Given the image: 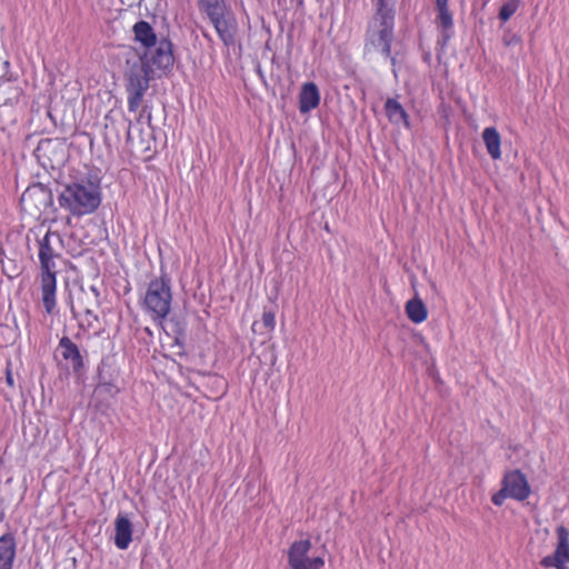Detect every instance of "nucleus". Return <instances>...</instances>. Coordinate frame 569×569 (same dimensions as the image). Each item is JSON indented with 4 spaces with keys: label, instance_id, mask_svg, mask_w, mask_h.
<instances>
[{
    "label": "nucleus",
    "instance_id": "1",
    "mask_svg": "<svg viewBox=\"0 0 569 569\" xmlns=\"http://www.w3.org/2000/svg\"><path fill=\"white\" fill-rule=\"evenodd\" d=\"M52 239L62 242L60 233L51 230H48L46 234L38 240L41 300L48 315H52L57 307V272L54 271V258L59 254L54 251Z\"/></svg>",
    "mask_w": 569,
    "mask_h": 569
},
{
    "label": "nucleus",
    "instance_id": "2",
    "mask_svg": "<svg viewBox=\"0 0 569 569\" xmlns=\"http://www.w3.org/2000/svg\"><path fill=\"white\" fill-rule=\"evenodd\" d=\"M58 203L73 217L91 214L101 203L100 187L90 180L68 183L60 191Z\"/></svg>",
    "mask_w": 569,
    "mask_h": 569
},
{
    "label": "nucleus",
    "instance_id": "3",
    "mask_svg": "<svg viewBox=\"0 0 569 569\" xmlns=\"http://www.w3.org/2000/svg\"><path fill=\"white\" fill-rule=\"evenodd\" d=\"M393 30L395 14H373L366 30L365 52H381L395 66L396 58L391 56Z\"/></svg>",
    "mask_w": 569,
    "mask_h": 569
},
{
    "label": "nucleus",
    "instance_id": "4",
    "mask_svg": "<svg viewBox=\"0 0 569 569\" xmlns=\"http://www.w3.org/2000/svg\"><path fill=\"white\" fill-rule=\"evenodd\" d=\"M171 302L170 280L164 278L151 280L143 299V307L150 317L162 325L171 310Z\"/></svg>",
    "mask_w": 569,
    "mask_h": 569
},
{
    "label": "nucleus",
    "instance_id": "5",
    "mask_svg": "<svg viewBox=\"0 0 569 569\" xmlns=\"http://www.w3.org/2000/svg\"><path fill=\"white\" fill-rule=\"evenodd\" d=\"M531 495L527 476L520 469L508 470L501 479V488L491 496L495 506L501 507L506 499L525 501Z\"/></svg>",
    "mask_w": 569,
    "mask_h": 569
},
{
    "label": "nucleus",
    "instance_id": "6",
    "mask_svg": "<svg viewBox=\"0 0 569 569\" xmlns=\"http://www.w3.org/2000/svg\"><path fill=\"white\" fill-rule=\"evenodd\" d=\"M211 23L213 24L219 38L226 46L233 44L236 34V20L227 11L224 1L216 2L202 7Z\"/></svg>",
    "mask_w": 569,
    "mask_h": 569
},
{
    "label": "nucleus",
    "instance_id": "7",
    "mask_svg": "<svg viewBox=\"0 0 569 569\" xmlns=\"http://www.w3.org/2000/svg\"><path fill=\"white\" fill-rule=\"evenodd\" d=\"M312 545L310 539L293 541L288 549V563L291 569H321L325 566L322 557H309Z\"/></svg>",
    "mask_w": 569,
    "mask_h": 569
},
{
    "label": "nucleus",
    "instance_id": "8",
    "mask_svg": "<svg viewBox=\"0 0 569 569\" xmlns=\"http://www.w3.org/2000/svg\"><path fill=\"white\" fill-rule=\"evenodd\" d=\"M149 88V78L142 66L132 67L128 73V109L134 112L139 109L144 92Z\"/></svg>",
    "mask_w": 569,
    "mask_h": 569
},
{
    "label": "nucleus",
    "instance_id": "9",
    "mask_svg": "<svg viewBox=\"0 0 569 569\" xmlns=\"http://www.w3.org/2000/svg\"><path fill=\"white\" fill-rule=\"evenodd\" d=\"M557 533V547L553 555L543 557L540 560V565L545 568L556 569H568L567 563L569 562V530L560 525L556 529Z\"/></svg>",
    "mask_w": 569,
    "mask_h": 569
},
{
    "label": "nucleus",
    "instance_id": "10",
    "mask_svg": "<svg viewBox=\"0 0 569 569\" xmlns=\"http://www.w3.org/2000/svg\"><path fill=\"white\" fill-rule=\"evenodd\" d=\"M148 50V61L152 68L167 70L173 66L174 57L170 40L161 38L153 48Z\"/></svg>",
    "mask_w": 569,
    "mask_h": 569
},
{
    "label": "nucleus",
    "instance_id": "11",
    "mask_svg": "<svg viewBox=\"0 0 569 569\" xmlns=\"http://www.w3.org/2000/svg\"><path fill=\"white\" fill-rule=\"evenodd\" d=\"M58 349L62 358L71 363L74 372H79L84 368L83 357L79 347L67 336L59 340Z\"/></svg>",
    "mask_w": 569,
    "mask_h": 569
},
{
    "label": "nucleus",
    "instance_id": "12",
    "mask_svg": "<svg viewBox=\"0 0 569 569\" xmlns=\"http://www.w3.org/2000/svg\"><path fill=\"white\" fill-rule=\"evenodd\" d=\"M114 545L120 550H126L132 541V523L130 519L119 513L114 520Z\"/></svg>",
    "mask_w": 569,
    "mask_h": 569
},
{
    "label": "nucleus",
    "instance_id": "13",
    "mask_svg": "<svg viewBox=\"0 0 569 569\" xmlns=\"http://www.w3.org/2000/svg\"><path fill=\"white\" fill-rule=\"evenodd\" d=\"M320 103V92L315 82L302 84L299 93V111L307 113L316 109Z\"/></svg>",
    "mask_w": 569,
    "mask_h": 569
},
{
    "label": "nucleus",
    "instance_id": "14",
    "mask_svg": "<svg viewBox=\"0 0 569 569\" xmlns=\"http://www.w3.org/2000/svg\"><path fill=\"white\" fill-rule=\"evenodd\" d=\"M450 0H436V24L446 39L450 38L448 31L453 27V16L449 9Z\"/></svg>",
    "mask_w": 569,
    "mask_h": 569
},
{
    "label": "nucleus",
    "instance_id": "15",
    "mask_svg": "<svg viewBox=\"0 0 569 569\" xmlns=\"http://www.w3.org/2000/svg\"><path fill=\"white\" fill-rule=\"evenodd\" d=\"M132 30L136 41L146 49L153 48L159 41L151 24L144 20L136 22Z\"/></svg>",
    "mask_w": 569,
    "mask_h": 569
},
{
    "label": "nucleus",
    "instance_id": "16",
    "mask_svg": "<svg viewBox=\"0 0 569 569\" xmlns=\"http://www.w3.org/2000/svg\"><path fill=\"white\" fill-rule=\"evenodd\" d=\"M16 558V540L10 533L0 537V569H12Z\"/></svg>",
    "mask_w": 569,
    "mask_h": 569
},
{
    "label": "nucleus",
    "instance_id": "17",
    "mask_svg": "<svg viewBox=\"0 0 569 569\" xmlns=\"http://www.w3.org/2000/svg\"><path fill=\"white\" fill-rule=\"evenodd\" d=\"M385 111L388 120L392 123H403L410 128L409 116L402 104L395 98H388L385 102Z\"/></svg>",
    "mask_w": 569,
    "mask_h": 569
},
{
    "label": "nucleus",
    "instance_id": "18",
    "mask_svg": "<svg viewBox=\"0 0 569 569\" xmlns=\"http://www.w3.org/2000/svg\"><path fill=\"white\" fill-rule=\"evenodd\" d=\"M482 140L487 152L493 160L501 158V137L497 128L488 127L482 131Z\"/></svg>",
    "mask_w": 569,
    "mask_h": 569
},
{
    "label": "nucleus",
    "instance_id": "19",
    "mask_svg": "<svg viewBox=\"0 0 569 569\" xmlns=\"http://www.w3.org/2000/svg\"><path fill=\"white\" fill-rule=\"evenodd\" d=\"M407 317L413 323H421L428 317V310L421 299L415 298L407 301L405 306Z\"/></svg>",
    "mask_w": 569,
    "mask_h": 569
},
{
    "label": "nucleus",
    "instance_id": "20",
    "mask_svg": "<svg viewBox=\"0 0 569 569\" xmlns=\"http://www.w3.org/2000/svg\"><path fill=\"white\" fill-rule=\"evenodd\" d=\"M263 330H259L258 327H259V323L258 322H253L252 326H251V329L252 331L256 333V332H260V333H263L264 331L266 332H270V331H273L274 330V327H276V315L273 311H263L262 313V317H261V325Z\"/></svg>",
    "mask_w": 569,
    "mask_h": 569
},
{
    "label": "nucleus",
    "instance_id": "21",
    "mask_svg": "<svg viewBox=\"0 0 569 569\" xmlns=\"http://www.w3.org/2000/svg\"><path fill=\"white\" fill-rule=\"evenodd\" d=\"M519 0H508L499 10V19L507 22L518 10Z\"/></svg>",
    "mask_w": 569,
    "mask_h": 569
},
{
    "label": "nucleus",
    "instance_id": "22",
    "mask_svg": "<svg viewBox=\"0 0 569 569\" xmlns=\"http://www.w3.org/2000/svg\"><path fill=\"white\" fill-rule=\"evenodd\" d=\"M375 4V14H395L392 7L388 4L387 0H372Z\"/></svg>",
    "mask_w": 569,
    "mask_h": 569
},
{
    "label": "nucleus",
    "instance_id": "23",
    "mask_svg": "<svg viewBox=\"0 0 569 569\" xmlns=\"http://www.w3.org/2000/svg\"><path fill=\"white\" fill-rule=\"evenodd\" d=\"M6 379H7V383L9 386H13V378H12L10 372L7 373V378Z\"/></svg>",
    "mask_w": 569,
    "mask_h": 569
},
{
    "label": "nucleus",
    "instance_id": "24",
    "mask_svg": "<svg viewBox=\"0 0 569 569\" xmlns=\"http://www.w3.org/2000/svg\"><path fill=\"white\" fill-rule=\"evenodd\" d=\"M172 341H173V343H178V333H176V335L172 337Z\"/></svg>",
    "mask_w": 569,
    "mask_h": 569
},
{
    "label": "nucleus",
    "instance_id": "25",
    "mask_svg": "<svg viewBox=\"0 0 569 569\" xmlns=\"http://www.w3.org/2000/svg\"><path fill=\"white\" fill-rule=\"evenodd\" d=\"M174 326H176L174 323H171V330H172V332H176Z\"/></svg>",
    "mask_w": 569,
    "mask_h": 569
},
{
    "label": "nucleus",
    "instance_id": "26",
    "mask_svg": "<svg viewBox=\"0 0 569 569\" xmlns=\"http://www.w3.org/2000/svg\"><path fill=\"white\" fill-rule=\"evenodd\" d=\"M174 326H176L174 323H171V330H172V332H176Z\"/></svg>",
    "mask_w": 569,
    "mask_h": 569
},
{
    "label": "nucleus",
    "instance_id": "27",
    "mask_svg": "<svg viewBox=\"0 0 569 569\" xmlns=\"http://www.w3.org/2000/svg\"><path fill=\"white\" fill-rule=\"evenodd\" d=\"M174 326H176L174 323H171V330H172V332H176Z\"/></svg>",
    "mask_w": 569,
    "mask_h": 569
}]
</instances>
